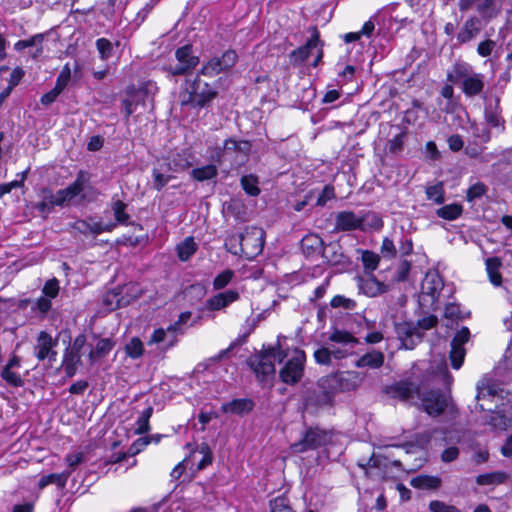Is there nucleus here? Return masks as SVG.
Segmentation results:
<instances>
[{
  "mask_svg": "<svg viewBox=\"0 0 512 512\" xmlns=\"http://www.w3.org/2000/svg\"><path fill=\"white\" fill-rule=\"evenodd\" d=\"M495 47H496V42L491 39H487L478 44L477 53L481 57H488L491 55V53Z\"/></svg>",
  "mask_w": 512,
  "mask_h": 512,
  "instance_id": "57",
  "label": "nucleus"
},
{
  "mask_svg": "<svg viewBox=\"0 0 512 512\" xmlns=\"http://www.w3.org/2000/svg\"><path fill=\"white\" fill-rule=\"evenodd\" d=\"M65 461L70 468L74 469L84 461V453L79 451L68 454Z\"/></svg>",
  "mask_w": 512,
  "mask_h": 512,
  "instance_id": "60",
  "label": "nucleus"
},
{
  "mask_svg": "<svg viewBox=\"0 0 512 512\" xmlns=\"http://www.w3.org/2000/svg\"><path fill=\"white\" fill-rule=\"evenodd\" d=\"M88 181V174L84 171H80L72 184L56 192L57 206H63L64 204L70 202L76 196L80 195L83 192L85 185L88 183Z\"/></svg>",
  "mask_w": 512,
  "mask_h": 512,
  "instance_id": "11",
  "label": "nucleus"
},
{
  "mask_svg": "<svg viewBox=\"0 0 512 512\" xmlns=\"http://www.w3.org/2000/svg\"><path fill=\"white\" fill-rule=\"evenodd\" d=\"M361 260L368 274H372L378 267L380 256L372 251L364 250L362 251Z\"/></svg>",
  "mask_w": 512,
  "mask_h": 512,
  "instance_id": "39",
  "label": "nucleus"
},
{
  "mask_svg": "<svg viewBox=\"0 0 512 512\" xmlns=\"http://www.w3.org/2000/svg\"><path fill=\"white\" fill-rule=\"evenodd\" d=\"M319 45V33L316 28H313L311 38L307 43L294 51H292L290 57L295 63H302L308 59L313 49Z\"/></svg>",
  "mask_w": 512,
  "mask_h": 512,
  "instance_id": "20",
  "label": "nucleus"
},
{
  "mask_svg": "<svg viewBox=\"0 0 512 512\" xmlns=\"http://www.w3.org/2000/svg\"><path fill=\"white\" fill-rule=\"evenodd\" d=\"M189 166V161L186 158H183L180 154H177L173 157L171 163H168V170L178 172L185 170Z\"/></svg>",
  "mask_w": 512,
  "mask_h": 512,
  "instance_id": "54",
  "label": "nucleus"
},
{
  "mask_svg": "<svg viewBox=\"0 0 512 512\" xmlns=\"http://www.w3.org/2000/svg\"><path fill=\"white\" fill-rule=\"evenodd\" d=\"M243 190L250 196H258L260 189L258 187L259 180L256 175L249 174L241 177L240 180Z\"/></svg>",
  "mask_w": 512,
  "mask_h": 512,
  "instance_id": "36",
  "label": "nucleus"
},
{
  "mask_svg": "<svg viewBox=\"0 0 512 512\" xmlns=\"http://www.w3.org/2000/svg\"><path fill=\"white\" fill-rule=\"evenodd\" d=\"M429 509L431 512H460V510L453 506L445 504L442 501L434 500L429 504Z\"/></svg>",
  "mask_w": 512,
  "mask_h": 512,
  "instance_id": "56",
  "label": "nucleus"
},
{
  "mask_svg": "<svg viewBox=\"0 0 512 512\" xmlns=\"http://www.w3.org/2000/svg\"><path fill=\"white\" fill-rule=\"evenodd\" d=\"M226 245L231 253L252 259L262 252L264 231L258 227H247L242 233L230 236Z\"/></svg>",
  "mask_w": 512,
  "mask_h": 512,
  "instance_id": "1",
  "label": "nucleus"
},
{
  "mask_svg": "<svg viewBox=\"0 0 512 512\" xmlns=\"http://www.w3.org/2000/svg\"><path fill=\"white\" fill-rule=\"evenodd\" d=\"M482 27H481V20L476 17H470L468 18L459 32L457 33V41L459 44H465L470 41H472L474 38L478 36L480 33Z\"/></svg>",
  "mask_w": 512,
  "mask_h": 512,
  "instance_id": "17",
  "label": "nucleus"
},
{
  "mask_svg": "<svg viewBox=\"0 0 512 512\" xmlns=\"http://www.w3.org/2000/svg\"><path fill=\"white\" fill-rule=\"evenodd\" d=\"M179 335H181L179 331L170 325L167 329H156L153 332L149 343L161 344L162 349H169L178 341Z\"/></svg>",
  "mask_w": 512,
  "mask_h": 512,
  "instance_id": "15",
  "label": "nucleus"
},
{
  "mask_svg": "<svg viewBox=\"0 0 512 512\" xmlns=\"http://www.w3.org/2000/svg\"><path fill=\"white\" fill-rule=\"evenodd\" d=\"M323 247L324 242L317 234H308L301 240V248L307 254L323 249Z\"/></svg>",
  "mask_w": 512,
  "mask_h": 512,
  "instance_id": "33",
  "label": "nucleus"
},
{
  "mask_svg": "<svg viewBox=\"0 0 512 512\" xmlns=\"http://www.w3.org/2000/svg\"><path fill=\"white\" fill-rule=\"evenodd\" d=\"M445 354H436V357L432 361L430 370L431 374L442 379L443 383L450 386L453 382V377L448 371Z\"/></svg>",
  "mask_w": 512,
  "mask_h": 512,
  "instance_id": "22",
  "label": "nucleus"
},
{
  "mask_svg": "<svg viewBox=\"0 0 512 512\" xmlns=\"http://www.w3.org/2000/svg\"><path fill=\"white\" fill-rule=\"evenodd\" d=\"M356 387V380L352 373L341 372L322 377L317 385V404H331L337 393L349 391Z\"/></svg>",
  "mask_w": 512,
  "mask_h": 512,
  "instance_id": "2",
  "label": "nucleus"
},
{
  "mask_svg": "<svg viewBox=\"0 0 512 512\" xmlns=\"http://www.w3.org/2000/svg\"><path fill=\"white\" fill-rule=\"evenodd\" d=\"M332 308H342L344 310H354L357 303L354 299L345 297L344 295H336L330 301Z\"/></svg>",
  "mask_w": 512,
  "mask_h": 512,
  "instance_id": "44",
  "label": "nucleus"
},
{
  "mask_svg": "<svg viewBox=\"0 0 512 512\" xmlns=\"http://www.w3.org/2000/svg\"><path fill=\"white\" fill-rule=\"evenodd\" d=\"M410 484L417 489H437L441 485V479L437 476L419 475L412 478Z\"/></svg>",
  "mask_w": 512,
  "mask_h": 512,
  "instance_id": "28",
  "label": "nucleus"
},
{
  "mask_svg": "<svg viewBox=\"0 0 512 512\" xmlns=\"http://www.w3.org/2000/svg\"><path fill=\"white\" fill-rule=\"evenodd\" d=\"M96 47L102 60H108L113 54V44L106 38H99L96 41Z\"/></svg>",
  "mask_w": 512,
  "mask_h": 512,
  "instance_id": "46",
  "label": "nucleus"
},
{
  "mask_svg": "<svg viewBox=\"0 0 512 512\" xmlns=\"http://www.w3.org/2000/svg\"><path fill=\"white\" fill-rule=\"evenodd\" d=\"M381 253L384 257L394 258L397 254L396 247L392 240L385 238L382 242Z\"/></svg>",
  "mask_w": 512,
  "mask_h": 512,
  "instance_id": "58",
  "label": "nucleus"
},
{
  "mask_svg": "<svg viewBox=\"0 0 512 512\" xmlns=\"http://www.w3.org/2000/svg\"><path fill=\"white\" fill-rule=\"evenodd\" d=\"M329 340L331 342L350 347H353L355 344L359 343V340L355 338L351 333L336 328L330 333Z\"/></svg>",
  "mask_w": 512,
  "mask_h": 512,
  "instance_id": "29",
  "label": "nucleus"
},
{
  "mask_svg": "<svg viewBox=\"0 0 512 512\" xmlns=\"http://www.w3.org/2000/svg\"><path fill=\"white\" fill-rule=\"evenodd\" d=\"M20 367V359L14 356L2 369L1 376L6 381L7 384L13 387H22L24 385V381L17 371Z\"/></svg>",
  "mask_w": 512,
  "mask_h": 512,
  "instance_id": "19",
  "label": "nucleus"
},
{
  "mask_svg": "<svg viewBox=\"0 0 512 512\" xmlns=\"http://www.w3.org/2000/svg\"><path fill=\"white\" fill-rule=\"evenodd\" d=\"M275 354H251L246 360L248 367L255 374L263 387H271L275 378Z\"/></svg>",
  "mask_w": 512,
  "mask_h": 512,
  "instance_id": "6",
  "label": "nucleus"
},
{
  "mask_svg": "<svg viewBox=\"0 0 512 512\" xmlns=\"http://www.w3.org/2000/svg\"><path fill=\"white\" fill-rule=\"evenodd\" d=\"M218 175V169L214 164L195 168L191 171L193 179L199 182L214 179Z\"/></svg>",
  "mask_w": 512,
  "mask_h": 512,
  "instance_id": "32",
  "label": "nucleus"
},
{
  "mask_svg": "<svg viewBox=\"0 0 512 512\" xmlns=\"http://www.w3.org/2000/svg\"><path fill=\"white\" fill-rule=\"evenodd\" d=\"M462 211L463 208L460 204L453 203L439 208L436 214L445 220H455L462 214Z\"/></svg>",
  "mask_w": 512,
  "mask_h": 512,
  "instance_id": "37",
  "label": "nucleus"
},
{
  "mask_svg": "<svg viewBox=\"0 0 512 512\" xmlns=\"http://www.w3.org/2000/svg\"><path fill=\"white\" fill-rule=\"evenodd\" d=\"M470 338V331L467 327H462L456 335L454 336L451 342V351L450 352H465L463 345L468 342Z\"/></svg>",
  "mask_w": 512,
  "mask_h": 512,
  "instance_id": "38",
  "label": "nucleus"
},
{
  "mask_svg": "<svg viewBox=\"0 0 512 512\" xmlns=\"http://www.w3.org/2000/svg\"><path fill=\"white\" fill-rule=\"evenodd\" d=\"M334 188L332 186H325L321 194L317 198V205L324 206L328 200L334 198Z\"/></svg>",
  "mask_w": 512,
  "mask_h": 512,
  "instance_id": "61",
  "label": "nucleus"
},
{
  "mask_svg": "<svg viewBox=\"0 0 512 512\" xmlns=\"http://www.w3.org/2000/svg\"><path fill=\"white\" fill-rule=\"evenodd\" d=\"M427 198L434 201L437 204L444 202V186L442 182H438L435 185L429 186L426 189Z\"/></svg>",
  "mask_w": 512,
  "mask_h": 512,
  "instance_id": "45",
  "label": "nucleus"
},
{
  "mask_svg": "<svg viewBox=\"0 0 512 512\" xmlns=\"http://www.w3.org/2000/svg\"><path fill=\"white\" fill-rule=\"evenodd\" d=\"M239 297V292L237 290H226L208 299L206 302V308L211 311H218L228 307L231 303L237 301Z\"/></svg>",
  "mask_w": 512,
  "mask_h": 512,
  "instance_id": "16",
  "label": "nucleus"
},
{
  "mask_svg": "<svg viewBox=\"0 0 512 512\" xmlns=\"http://www.w3.org/2000/svg\"><path fill=\"white\" fill-rule=\"evenodd\" d=\"M359 290L368 297H376L384 293L387 286L378 281L373 274H368L366 278L358 279Z\"/></svg>",
  "mask_w": 512,
  "mask_h": 512,
  "instance_id": "18",
  "label": "nucleus"
},
{
  "mask_svg": "<svg viewBox=\"0 0 512 512\" xmlns=\"http://www.w3.org/2000/svg\"><path fill=\"white\" fill-rule=\"evenodd\" d=\"M448 145L452 151L457 152L463 148L464 142L460 135L455 134L448 138Z\"/></svg>",
  "mask_w": 512,
  "mask_h": 512,
  "instance_id": "64",
  "label": "nucleus"
},
{
  "mask_svg": "<svg viewBox=\"0 0 512 512\" xmlns=\"http://www.w3.org/2000/svg\"><path fill=\"white\" fill-rule=\"evenodd\" d=\"M234 272L230 269L224 270L218 274L213 281V288L215 290H221L225 288L232 280Z\"/></svg>",
  "mask_w": 512,
  "mask_h": 512,
  "instance_id": "48",
  "label": "nucleus"
},
{
  "mask_svg": "<svg viewBox=\"0 0 512 512\" xmlns=\"http://www.w3.org/2000/svg\"><path fill=\"white\" fill-rule=\"evenodd\" d=\"M392 397L403 401L414 399L415 395L419 398V389L410 382H399L388 389Z\"/></svg>",
  "mask_w": 512,
  "mask_h": 512,
  "instance_id": "21",
  "label": "nucleus"
},
{
  "mask_svg": "<svg viewBox=\"0 0 512 512\" xmlns=\"http://www.w3.org/2000/svg\"><path fill=\"white\" fill-rule=\"evenodd\" d=\"M501 267V261L494 257L488 258L486 260V270L489 276L491 283L495 286H500L502 284V276L499 272Z\"/></svg>",
  "mask_w": 512,
  "mask_h": 512,
  "instance_id": "31",
  "label": "nucleus"
},
{
  "mask_svg": "<svg viewBox=\"0 0 512 512\" xmlns=\"http://www.w3.org/2000/svg\"><path fill=\"white\" fill-rule=\"evenodd\" d=\"M222 61V67L224 70H228L233 67L237 61V55L234 51L228 50L220 57Z\"/></svg>",
  "mask_w": 512,
  "mask_h": 512,
  "instance_id": "59",
  "label": "nucleus"
},
{
  "mask_svg": "<svg viewBox=\"0 0 512 512\" xmlns=\"http://www.w3.org/2000/svg\"><path fill=\"white\" fill-rule=\"evenodd\" d=\"M405 133H399L388 140L386 149L391 154H398L403 150Z\"/></svg>",
  "mask_w": 512,
  "mask_h": 512,
  "instance_id": "49",
  "label": "nucleus"
},
{
  "mask_svg": "<svg viewBox=\"0 0 512 512\" xmlns=\"http://www.w3.org/2000/svg\"><path fill=\"white\" fill-rule=\"evenodd\" d=\"M383 362V354H363L356 364L358 367L378 368Z\"/></svg>",
  "mask_w": 512,
  "mask_h": 512,
  "instance_id": "40",
  "label": "nucleus"
},
{
  "mask_svg": "<svg viewBox=\"0 0 512 512\" xmlns=\"http://www.w3.org/2000/svg\"><path fill=\"white\" fill-rule=\"evenodd\" d=\"M200 75L199 72L193 80L186 79L185 89L181 93L182 105L204 108L217 96V90L204 82Z\"/></svg>",
  "mask_w": 512,
  "mask_h": 512,
  "instance_id": "4",
  "label": "nucleus"
},
{
  "mask_svg": "<svg viewBox=\"0 0 512 512\" xmlns=\"http://www.w3.org/2000/svg\"><path fill=\"white\" fill-rule=\"evenodd\" d=\"M443 288V282L440 276L436 273L426 274L421 287L422 297L426 296L431 298V305L438 299L440 291Z\"/></svg>",
  "mask_w": 512,
  "mask_h": 512,
  "instance_id": "14",
  "label": "nucleus"
},
{
  "mask_svg": "<svg viewBox=\"0 0 512 512\" xmlns=\"http://www.w3.org/2000/svg\"><path fill=\"white\" fill-rule=\"evenodd\" d=\"M330 441V434L318 427L308 428L302 438L291 444L290 449L293 453H304L308 450H315Z\"/></svg>",
  "mask_w": 512,
  "mask_h": 512,
  "instance_id": "8",
  "label": "nucleus"
},
{
  "mask_svg": "<svg viewBox=\"0 0 512 512\" xmlns=\"http://www.w3.org/2000/svg\"><path fill=\"white\" fill-rule=\"evenodd\" d=\"M70 79H71V69H70L69 65L66 64L60 71L54 87L57 90L62 92L68 85Z\"/></svg>",
  "mask_w": 512,
  "mask_h": 512,
  "instance_id": "52",
  "label": "nucleus"
},
{
  "mask_svg": "<svg viewBox=\"0 0 512 512\" xmlns=\"http://www.w3.org/2000/svg\"><path fill=\"white\" fill-rule=\"evenodd\" d=\"M24 184V175L21 180H15L9 183L0 185V197L10 193L14 188L21 187Z\"/></svg>",
  "mask_w": 512,
  "mask_h": 512,
  "instance_id": "62",
  "label": "nucleus"
},
{
  "mask_svg": "<svg viewBox=\"0 0 512 512\" xmlns=\"http://www.w3.org/2000/svg\"><path fill=\"white\" fill-rule=\"evenodd\" d=\"M421 402L430 416H438L448 407L449 397L438 391H430L421 396Z\"/></svg>",
  "mask_w": 512,
  "mask_h": 512,
  "instance_id": "13",
  "label": "nucleus"
},
{
  "mask_svg": "<svg viewBox=\"0 0 512 512\" xmlns=\"http://www.w3.org/2000/svg\"><path fill=\"white\" fill-rule=\"evenodd\" d=\"M125 210H126V204L123 201L117 200V201L113 202L112 211H113V214H114V217L116 220V222H114L116 225L117 224L125 225L128 223L130 216L128 213H126Z\"/></svg>",
  "mask_w": 512,
  "mask_h": 512,
  "instance_id": "42",
  "label": "nucleus"
},
{
  "mask_svg": "<svg viewBox=\"0 0 512 512\" xmlns=\"http://www.w3.org/2000/svg\"><path fill=\"white\" fill-rule=\"evenodd\" d=\"M437 323V317L435 315H429L418 320L417 326L414 327L412 324L405 323L397 327V335L401 342L399 348L406 350H412L420 340V334L418 329L428 330L434 327Z\"/></svg>",
  "mask_w": 512,
  "mask_h": 512,
  "instance_id": "7",
  "label": "nucleus"
},
{
  "mask_svg": "<svg viewBox=\"0 0 512 512\" xmlns=\"http://www.w3.org/2000/svg\"><path fill=\"white\" fill-rule=\"evenodd\" d=\"M251 144L249 141L230 138L224 142L223 154L237 153L246 157L250 153Z\"/></svg>",
  "mask_w": 512,
  "mask_h": 512,
  "instance_id": "24",
  "label": "nucleus"
},
{
  "mask_svg": "<svg viewBox=\"0 0 512 512\" xmlns=\"http://www.w3.org/2000/svg\"><path fill=\"white\" fill-rule=\"evenodd\" d=\"M115 227V223H103L93 217L77 220L72 224L73 230L83 235H99L103 232H111Z\"/></svg>",
  "mask_w": 512,
  "mask_h": 512,
  "instance_id": "12",
  "label": "nucleus"
},
{
  "mask_svg": "<svg viewBox=\"0 0 512 512\" xmlns=\"http://www.w3.org/2000/svg\"><path fill=\"white\" fill-rule=\"evenodd\" d=\"M56 193H52L50 190H44L41 202L38 204L39 211L43 213L50 212L55 206H57Z\"/></svg>",
  "mask_w": 512,
  "mask_h": 512,
  "instance_id": "43",
  "label": "nucleus"
},
{
  "mask_svg": "<svg viewBox=\"0 0 512 512\" xmlns=\"http://www.w3.org/2000/svg\"><path fill=\"white\" fill-rule=\"evenodd\" d=\"M254 402L248 398L234 399L230 402L224 403L221 410L224 413H232L236 415H244L252 411Z\"/></svg>",
  "mask_w": 512,
  "mask_h": 512,
  "instance_id": "23",
  "label": "nucleus"
},
{
  "mask_svg": "<svg viewBox=\"0 0 512 512\" xmlns=\"http://www.w3.org/2000/svg\"><path fill=\"white\" fill-rule=\"evenodd\" d=\"M323 257L331 264L337 265L344 262L345 256L339 243L333 242L322 249Z\"/></svg>",
  "mask_w": 512,
  "mask_h": 512,
  "instance_id": "26",
  "label": "nucleus"
},
{
  "mask_svg": "<svg viewBox=\"0 0 512 512\" xmlns=\"http://www.w3.org/2000/svg\"><path fill=\"white\" fill-rule=\"evenodd\" d=\"M305 360V354H296L289 359L279 372L281 380L288 385L298 383L303 376Z\"/></svg>",
  "mask_w": 512,
  "mask_h": 512,
  "instance_id": "10",
  "label": "nucleus"
},
{
  "mask_svg": "<svg viewBox=\"0 0 512 512\" xmlns=\"http://www.w3.org/2000/svg\"><path fill=\"white\" fill-rule=\"evenodd\" d=\"M447 80L450 83H460L462 92L467 97L479 96L484 89V76L475 72L472 67L465 62H457L447 73Z\"/></svg>",
  "mask_w": 512,
  "mask_h": 512,
  "instance_id": "3",
  "label": "nucleus"
},
{
  "mask_svg": "<svg viewBox=\"0 0 512 512\" xmlns=\"http://www.w3.org/2000/svg\"><path fill=\"white\" fill-rule=\"evenodd\" d=\"M175 58L177 61L175 64L171 63L165 67V70L173 76L186 75L199 64V58L193 55L190 45L178 48Z\"/></svg>",
  "mask_w": 512,
  "mask_h": 512,
  "instance_id": "9",
  "label": "nucleus"
},
{
  "mask_svg": "<svg viewBox=\"0 0 512 512\" xmlns=\"http://www.w3.org/2000/svg\"><path fill=\"white\" fill-rule=\"evenodd\" d=\"M225 71L222 67V61L220 57H214L208 61L200 70V74L204 76L213 77L218 73Z\"/></svg>",
  "mask_w": 512,
  "mask_h": 512,
  "instance_id": "41",
  "label": "nucleus"
},
{
  "mask_svg": "<svg viewBox=\"0 0 512 512\" xmlns=\"http://www.w3.org/2000/svg\"><path fill=\"white\" fill-rule=\"evenodd\" d=\"M459 455V450L457 447L452 446L448 447L442 452L441 459L443 462L449 463L457 459Z\"/></svg>",
  "mask_w": 512,
  "mask_h": 512,
  "instance_id": "63",
  "label": "nucleus"
},
{
  "mask_svg": "<svg viewBox=\"0 0 512 512\" xmlns=\"http://www.w3.org/2000/svg\"><path fill=\"white\" fill-rule=\"evenodd\" d=\"M487 190V186L482 182H477L473 184L467 190V201L472 202L475 199L482 197L487 192Z\"/></svg>",
  "mask_w": 512,
  "mask_h": 512,
  "instance_id": "51",
  "label": "nucleus"
},
{
  "mask_svg": "<svg viewBox=\"0 0 512 512\" xmlns=\"http://www.w3.org/2000/svg\"><path fill=\"white\" fill-rule=\"evenodd\" d=\"M152 175L153 187L158 191H160L172 179L171 175H167L162 170H159L157 168L153 169Z\"/></svg>",
  "mask_w": 512,
  "mask_h": 512,
  "instance_id": "50",
  "label": "nucleus"
},
{
  "mask_svg": "<svg viewBox=\"0 0 512 512\" xmlns=\"http://www.w3.org/2000/svg\"><path fill=\"white\" fill-rule=\"evenodd\" d=\"M59 289V281L53 278L45 283L42 292L48 298H55L59 293Z\"/></svg>",
  "mask_w": 512,
  "mask_h": 512,
  "instance_id": "55",
  "label": "nucleus"
},
{
  "mask_svg": "<svg viewBox=\"0 0 512 512\" xmlns=\"http://www.w3.org/2000/svg\"><path fill=\"white\" fill-rule=\"evenodd\" d=\"M197 250V244L193 237H187L177 246L178 257L182 261H187Z\"/></svg>",
  "mask_w": 512,
  "mask_h": 512,
  "instance_id": "34",
  "label": "nucleus"
},
{
  "mask_svg": "<svg viewBox=\"0 0 512 512\" xmlns=\"http://www.w3.org/2000/svg\"><path fill=\"white\" fill-rule=\"evenodd\" d=\"M501 7L497 5L495 0H482L477 5V11L481 15V17L489 21L498 16L500 13Z\"/></svg>",
  "mask_w": 512,
  "mask_h": 512,
  "instance_id": "27",
  "label": "nucleus"
},
{
  "mask_svg": "<svg viewBox=\"0 0 512 512\" xmlns=\"http://www.w3.org/2000/svg\"><path fill=\"white\" fill-rule=\"evenodd\" d=\"M271 512H294L288 500L284 497H277L270 502Z\"/></svg>",
  "mask_w": 512,
  "mask_h": 512,
  "instance_id": "53",
  "label": "nucleus"
},
{
  "mask_svg": "<svg viewBox=\"0 0 512 512\" xmlns=\"http://www.w3.org/2000/svg\"><path fill=\"white\" fill-rule=\"evenodd\" d=\"M39 352H51L55 347L56 341L48 333L42 331L37 339Z\"/></svg>",
  "mask_w": 512,
  "mask_h": 512,
  "instance_id": "47",
  "label": "nucleus"
},
{
  "mask_svg": "<svg viewBox=\"0 0 512 512\" xmlns=\"http://www.w3.org/2000/svg\"><path fill=\"white\" fill-rule=\"evenodd\" d=\"M507 480V474L501 471H495L478 475L476 483L478 485H499Z\"/></svg>",
  "mask_w": 512,
  "mask_h": 512,
  "instance_id": "30",
  "label": "nucleus"
},
{
  "mask_svg": "<svg viewBox=\"0 0 512 512\" xmlns=\"http://www.w3.org/2000/svg\"><path fill=\"white\" fill-rule=\"evenodd\" d=\"M80 364V354H64L61 368L67 377L75 375Z\"/></svg>",
  "mask_w": 512,
  "mask_h": 512,
  "instance_id": "35",
  "label": "nucleus"
},
{
  "mask_svg": "<svg viewBox=\"0 0 512 512\" xmlns=\"http://www.w3.org/2000/svg\"><path fill=\"white\" fill-rule=\"evenodd\" d=\"M371 219L369 225L374 228H381L382 222L375 214L365 212L356 214L353 211H341L335 215V228L334 231H353L364 230L365 223Z\"/></svg>",
  "mask_w": 512,
  "mask_h": 512,
  "instance_id": "5",
  "label": "nucleus"
},
{
  "mask_svg": "<svg viewBox=\"0 0 512 512\" xmlns=\"http://www.w3.org/2000/svg\"><path fill=\"white\" fill-rule=\"evenodd\" d=\"M70 475H71V471H64L62 473H53V474H49V475H43L38 482V487H39V489H43L50 484H55L56 486H58L59 488L62 489L65 487Z\"/></svg>",
  "mask_w": 512,
  "mask_h": 512,
  "instance_id": "25",
  "label": "nucleus"
}]
</instances>
